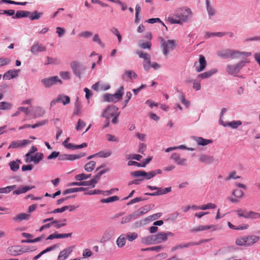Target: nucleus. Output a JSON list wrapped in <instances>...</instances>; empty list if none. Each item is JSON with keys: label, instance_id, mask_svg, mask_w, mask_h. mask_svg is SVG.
Instances as JSON below:
<instances>
[{"label": "nucleus", "instance_id": "54", "mask_svg": "<svg viewBox=\"0 0 260 260\" xmlns=\"http://www.w3.org/2000/svg\"><path fill=\"white\" fill-rule=\"evenodd\" d=\"M78 98H77V99L75 103V108H74V115H78L80 112V104L79 102L78 101Z\"/></svg>", "mask_w": 260, "mask_h": 260}, {"label": "nucleus", "instance_id": "46", "mask_svg": "<svg viewBox=\"0 0 260 260\" xmlns=\"http://www.w3.org/2000/svg\"><path fill=\"white\" fill-rule=\"evenodd\" d=\"M163 248V247L161 245L159 246H153L151 247H148L146 248H142L141 249V251H156L157 252H158L160 251Z\"/></svg>", "mask_w": 260, "mask_h": 260}, {"label": "nucleus", "instance_id": "64", "mask_svg": "<svg viewBox=\"0 0 260 260\" xmlns=\"http://www.w3.org/2000/svg\"><path fill=\"white\" fill-rule=\"evenodd\" d=\"M82 255L84 258L88 257L92 255V252L89 249L86 248L83 250Z\"/></svg>", "mask_w": 260, "mask_h": 260}, {"label": "nucleus", "instance_id": "50", "mask_svg": "<svg viewBox=\"0 0 260 260\" xmlns=\"http://www.w3.org/2000/svg\"><path fill=\"white\" fill-rule=\"evenodd\" d=\"M216 207V206L215 204L210 203L206 205L200 206V210H205L209 209H214Z\"/></svg>", "mask_w": 260, "mask_h": 260}, {"label": "nucleus", "instance_id": "20", "mask_svg": "<svg viewBox=\"0 0 260 260\" xmlns=\"http://www.w3.org/2000/svg\"><path fill=\"white\" fill-rule=\"evenodd\" d=\"M72 252V247H69L61 251L57 257V260H65Z\"/></svg>", "mask_w": 260, "mask_h": 260}, {"label": "nucleus", "instance_id": "22", "mask_svg": "<svg viewBox=\"0 0 260 260\" xmlns=\"http://www.w3.org/2000/svg\"><path fill=\"white\" fill-rule=\"evenodd\" d=\"M35 188V186H19V187L14 190L13 192V194H16V195H18V194H21V193H25L27 191L32 189V188Z\"/></svg>", "mask_w": 260, "mask_h": 260}, {"label": "nucleus", "instance_id": "9", "mask_svg": "<svg viewBox=\"0 0 260 260\" xmlns=\"http://www.w3.org/2000/svg\"><path fill=\"white\" fill-rule=\"evenodd\" d=\"M41 82L46 88H50L58 82L60 84L62 83V81L57 76L43 79L41 80Z\"/></svg>", "mask_w": 260, "mask_h": 260}, {"label": "nucleus", "instance_id": "49", "mask_svg": "<svg viewBox=\"0 0 260 260\" xmlns=\"http://www.w3.org/2000/svg\"><path fill=\"white\" fill-rule=\"evenodd\" d=\"M91 176V174L86 175L82 173L75 176V179L78 181H82L87 179Z\"/></svg>", "mask_w": 260, "mask_h": 260}, {"label": "nucleus", "instance_id": "38", "mask_svg": "<svg viewBox=\"0 0 260 260\" xmlns=\"http://www.w3.org/2000/svg\"><path fill=\"white\" fill-rule=\"evenodd\" d=\"M95 166V162L91 160L87 162L84 166L85 170L87 172H90L94 170Z\"/></svg>", "mask_w": 260, "mask_h": 260}, {"label": "nucleus", "instance_id": "62", "mask_svg": "<svg viewBox=\"0 0 260 260\" xmlns=\"http://www.w3.org/2000/svg\"><path fill=\"white\" fill-rule=\"evenodd\" d=\"M60 77L64 80H69L70 79V73L69 72H60L59 73Z\"/></svg>", "mask_w": 260, "mask_h": 260}, {"label": "nucleus", "instance_id": "57", "mask_svg": "<svg viewBox=\"0 0 260 260\" xmlns=\"http://www.w3.org/2000/svg\"><path fill=\"white\" fill-rule=\"evenodd\" d=\"M151 62H151L150 59L144 60L143 66L146 71H148L149 70Z\"/></svg>", "mask_w": 260, "mask_h": 260}, {"label": "nucleus", "instance_id": "60", "mask_svg": "<svg viewBox=\"0 0 260 260\" xmlns=\"http://www.w3.org/2000/svg\"><path fill=\"white\" fill-rule=\"evenodd\" d=\"M232 194L237 198H241L244 196V192L241 190L234 189Z\"/></svg>", "mask_w": 260, "mask_h": 260}, {"label": "nucleus", "instance_id": "39", "mask_svg": "<svg viewBox=\"0 0 260 260\" xmlns=\"http://www.w3.org/2000/svg\"><path fill=\"white\" fill-rule=\"evenodd\" d=\"M116 244L120 248H121L125 245V237L124 235H121L118 238L116 241Z\"/></svg>", "mask_w": 260, "mask_h": 260}, {"label": "nucleus", "instance_id": "27", "mask_svg": "<svg viewBox=\"0 0 260 260\" xmlns=\"http://www.w3.org/2000/svg\"><path fill=\"white\" fill-rule=\"evenodd\" d=\"M217 72V70L216 69H212V70L207 71L204 73L199 74L197 78H202L205 79L211 77L212 75L216 73Z\"/></svg>", "mask_w": 260, "mask_h": 260}, {"label": "nucleus", "instance_id": "34", "mask_svg": "<svg viewBox=\"0 0 260 260\" xmlns=\"http://www.w3.org/2000/svg\"><path fill=\"white\" fill-rule=\"evenodd\" d=\"M136 218L137 217L136 216V215H135L134 213L133 212V213L126 216L122 217L121 218V223L122 224H125L126 223L129 222L132 220H134L136 219Z\"/></svg>", "mask_w": 260, "mask_h": 260}, {"label": "nucleus", "instance_id": "11", "mask_svg": "<svg viewBox=\"0 0 260 260\" xmlns=\"http://www.w3.org/2000/svg\"><path fill=\"white\" fill-rule=\"evenodd\" d=\"M242 210L241 209H239L237 210L238 216L240 217H244L245 218H251V219H256L260 218V213H256L253 211H250L249 212L243 211V213L242 212Z\"/></svg>", "mask_w": 260, "mask_h": 260}, {"label": "nucleus", "instance_id": "8", "mask_svg": "<svg viewBox=\"0 0 260 260\" xmlns=\"http://www.w3.org/2000/svg\"><path fill=\"white\" fill-rule=\"evenodd\" d=\"M149 189H150L151 190H156L157 191L152 192V193H149L146 192L145 193V195L147 196H160L164 194H166L171 191L172 188L171 187H167L164 189H162L161 188L156 187V186H153L150 185H147V186Z\"/></svg>", "mask_w": 260, "mask_h": 260}, {"label": "nucleus", "instance_id": "21", "mask_svg": "<svg viewBox=\"0 0 260 260\" xmlns=\"http://www.w3.org/2000/svg\"><path fill=\"white\" fill-rule=\"evenodd\" d=\"M21 251L22 250L20 249V246H13L7 249V252L11 255H19Z\"/></svg>", "mask_w": 260, "mask_h": 260}, {"label": "nucleus", "instance_id": "56", "mask_svg": "<svg viewBox=\"0 0 260 260\" xmlns=\"http://www.w3.org/2000/svg\"><path fill=\"white\" fill-rule=\"evenodd\" d=\"M190 246H191V244H190L189 243H186L185 244H180L172 247L171 249V251H174L178 249L188 247Z\"/></svg>", "mask_w": 260, "mask_h": 260}, {"label": "nucleus", "instance_id": "35", "mask_svg": "<svg viewBox=\"0 0 260 260\" xmlns=\"http://www.w3.org/2000/svg\"><path fill=\"white\" fill-rule=\"evenodd\" d=\"M241 124L242 122L240 120H237L232 121L231 122H227L226 123V124H223V126L224 127L228 126L232 128L236 129Z\"/></svg>", "mask_w": 260, "mask_h": 260}, {"label": "nucleus", "instance_id": "18", "mask_svg": "<svg viewBox=\"0 0 260 260\" xmlns=\"http://www.w3.org/2000/svg\"><path fill=\"white\" fill-rule=\"evenodd\" d=\"M171 158L179 165H186V159L185 158H181L180 155L177 153H173L171 156Z\"/></svg>", "mask_w": 260, "mask_h": 260}, {"label": "nucleus", "instance_id": "48", "mask_svg": "<svg viewBox=\"0 0 260 260\" xmlns=\"http://www.w3.org/2000/svg\"><path fill=\"white\" fill-rule=\"evenodd\" d=\"M9 166L11 170L14 172H16L19 169V165L14 160L10 162Z\"/></svg>", "mask_w": 260, "mask_h": 260}, {"label": "nucleus", "instance_id": "30", "mask_svg": "<svg viewBox=\"0 0 260 260\" xmlns=\"http://www.w3.org/2000/svg\"><path fill=\"white\" fill-rule=\"evenodd\" d=\"M193 139L197 142L198 145L202 146H205L212 142L211 140L205 139L202 137H194Z\"/></svg>", "mask_w": 260, "mask_h": 260}, {"label": "nucleus", "instance_id": "31", "mask_svg": "<svg viewBox=\"0 0 260 260\" xmlns=\"http://www.w3.org/2000/svg\"><path fill=\"white\" fill-rule=\"evenodd\" d=\"M114 235V232L112 229L107 230L104 233L102 240L104 241H107L112 238Z\"/></svg>", "mask_w": 260, "mask_h": 260}, {"label": "nucleus", "instance_id": "42", "mask_svg": "<svg viewBox=\"0 0 260 260\" xmlns=\"http://www.w3.org/2000/svg\"><path fill=\"white\" fill-rule=\"evenodd\" d=\"M119 197L117 196H113L109 197L107 199H103L101 200V202L102 203H109L110 202H113L114 201H116L119 200Z\"/></svg>", "mask_w": 260, "mask_h": 260}, {"label": "nucleus", "instance_id": "6", "mask_svg": "<svg viewBox=\"0 0 260 260\" xmlns=\"http://www.w3.org/2000/svg\"><path fill=\"white\" fill-rule=\"evenodd\" d=\"M123 86H121L119 89L115 92V93L112 94L110 93H106L104 96V99L105 101L108 102H116L120 100L123 94Z\"/></svg>", "mask_w": 260, "mask_h": 260}, {"label": "nucleus", "instance_id": "12", "mask_svg": "<svg viewBox=\"0 0 260 260\" xmlns=\"http://www.w3.org/2000/svg\"><path fill=\"white\" fill-rule=\"evenodd\" d=\"M118 108L114 105L109 106L104 110L102 116L107 119H110L111 117L115 116L117 114Z\"/></svg>", "mask_w": 260, "mask_h": 260}, {"label": "nucleus", "instance_id": "3", "mask_svg": "<svg viewBox=\"0 0 260 260\" xmlns=\"http://www.w3.org/2000/svg\"><path fill=\"white\" fill-rule=\"evenodd\" d=\"M249 62V60L247 59L239 62L236 64H227L226 66V72L231 75L236 76L241 69L244 66L245 63Z\"/></svg>", "mask_w": 260, "mask_h": 260}, {"label": "nucleus", "instance_id": "2", "mask_svg": "<svg viewBox=\"0 0 260 260\" xmlns=\"http://www.w3.org/2000/svg\"><path fill=\"white\" fill-rule=\"evenodd\" d=\"M259 240V236L250 235L238 237L236 239L235 243L238 246L248 247L252 246Z\"/></svg>", "mask_w": 260, "mask_h": 260}, {"label": "nucleus", "instance_id": "15", "mask_svg": "<svg viewBox=\"0 0 260 260\" xmlns=\"http://www.w3.org/2000/svg\"><path fill=\"white\" fill-rule=\"evenodd\" d=\"M154 207V205H150L148 204L145 206H144L143 207H141L139 208L138 210H137L136 211H135L134 213L135 215H136V216L137 218L140 216L144 214L147 213L149 210H150L153 207Z\"/></svg>", "mask_w": 260, "mask_h": 260}, {"label": "nucleus", "instance_id": "53", "mask_svg": "<svg viewBox=\"0 0 260 260\" xmlns=\"http://www.w3.org/2000/svg\"><path fill=\"white\" fill-rule=\"evenodd\" d=\"M145 171H137L131 173V175L135 177H143L145 175Z\"/></svg>", "mask_w": 260, "mask_h": 260}, {"label": "nucleus", "instance_id": "29", "mask_svg": "<svg viewBox=\"0 0 260 260\" xmlns=\"http://www.w3.org/2000/svg\"><path fill=\"white\" fill-rule=\"evenodd\" d=\"M199 63H200V67L196 69V71L197 72H200L203 71L206 68L207 62H206L205 58L204 56L200 55V58H199Z\"/></svg>", "mask_w": 260, "mask_h": 260}, {"label": "nucleus", "instance_id": "55", "mask_svg": "<svg viewBox=\"0 0 260 260\" xmlns=\"http://www.w3.org/2000/svg\"><path fill=\"white\" fill-rule=\"evenodd\" d=\"M145 174H146L143 176L144 179H146L149 180L154 177L156 175V173L155 171H150L149 172H145Z\"/></svg>", "mask_w": 260, "mask_h": 260}, {"label": "nucleus", "instance_id": "40", "mask_svg": "<svg viewBox=\"0 0 260 260\" xmlns=\"http://www.w3.org/2000/svg\"><path fill=\"white\" fill-rule=\"evenodd\" d=\"M34 113H35V116L36 117H39L43 116L45 114V111L42 108L40 107H37L35 108Z\"/></svg>", "mask_w": 260, "mask_h": 260}, {"label": "nucleus", "instance_id": "32", "mask_svg": "<svg viewBox=\"0 0 260 260\" xmlns=\"http://www.w3.org/2000/svg\"><path fill=\"white\" fill-rule=\"evenodd\" d=\"M43 157L44 155L42 153L38 152L34 156L30 157L29 161H32L35 165H37L43 158Z\"/></svg>", "mask_w": 260, "mask_h": 260}, {"label": "nucleus", "instance_id": "33", "mask_svg": "<svg viewBox=\"0 0 260 260\" xmlns=\"http://www.w3.org/2000/svg\"><path fill=\"white\" fill-rule=\"evenodd\" d=\"M109 171V169H105L103 170H101L94 177V178L92 179H91V182H92L94 186H95V184L98 182L99 180L100 179L101 176L105 174V173L108 172Z\"/></svg>", "mask_w": 260, "mask_h": 260}, {"label": "nucleus", "instance_id": "47", "mask_svg": "<svg viewBox=\"0 0 260 260\" xmlns=\"http://www.w3.org/2000/svg\"><path fill=\"white\" fill-rule=\"evenodd\" d=\"M43 14V13L42 12L38 13L37 11H35L31 13L29 18L31 20H37L39 19Z\"/></svg>", "mask_w": 260, "mask_h": 260}, {"label": "nucleus", "instance_id": "52", "mask_svg": "<svg viewBox=\"0 0 260 260\" xmlns=\"http://www.w3.org/2000/svg\"><path fill=\"white\" fill-rule=\"evenodd\" d=\"M125 237L129 241L132 242L138 237V234L136 233L133 232L132 233L127 234Z\"/></svg>", "mask_w": 260, "mask_h": 260}, {"label": "nucleus", "instance_id": "41", "mask_svg": "<svg viewBox=\"0 0 260 260\" xmlns=\"http://www.w3.org/2000/svg\"><path fill=\"white\" fill-rule=\"evenodd\" d=\"M16 188V185L8 186L5 188H0V193H9L11 191L14 189Z\"/></svg>", "mask_w": 260, "mask_h": 260}, {"label": "nucleus", "instance_id": "19", "mask_svg": "<svg viewBox=\"0 0 260 260\" xmlns=\"http://www.w3.org/2000/svg\"><path fill=\"white\" fill-rule=\"evenodd\" d=\"M19 70H10L5 73L3 76V78L6 80H10L16 78L18 75Z\"/></svg>", "mask_w": 260, "mask_h": 260}, {"label": "nucleus", "instance_id": "61", "mask_svg": "<svg viewBox=\"0 0 260 260\" xmlns=\"http://www.w3.org/2000/svg\"><path fill=\"white\" fill-rule=\"evenodd\" d=\"M146 199L142 197L136 198L135 199H132L130 202L127 203V205L129 206L130 205L135 204L136 203H137L138 202L144 201Z\"/></svg>", "mask_w": 260, "mask_h": 260}, {"label": "nucleus", "instance_id": "36", "mask_svg": "<svg viewBox=\"0 0 260 260\" xmlns=\"http://www.w3.org/2000/svg\"><path fill=\"white\" fill-rule=\"evenodd\" d=\"M206 6L208 15L209 16L215 15L216 11L215 9L210 5L209 0H206Z\"/></svg>", "mask_w": 260, "mask_h": 260}, {"label": "nucleus", "instance_id": "28", "mask_svg": "<svg viewBox=\"0 0 260 260\" xmlns=\"http://www.w3.org/2000/svg\"><path fill=\"white\" fill-rule=\"evenodd\" d=\"M30 14V12L27 11L19 10L16 12L15 16L12 17L14 19H19L23 17H27Z\"/></svg>", "mask_w": 260, "mask_h": 260}, {"label": "nucleus", "instance_id": "10", "mask_svg": "<svg viewBox=\"0 0 260 260\" xmlns=\"http://www.w3.org/2000/svg\"><path fill=\"white\" fill-rule=\"evenodd\" d=\"M58 103H61L63 105H66L70 103V98L63 94H59L56 99H54L50 102V108Z\"/></svg>", "mask_w": 260, "mask_h": 260}, {"label": "nucleus", "instance_id": "58", "mask_svg": "<svg viewBox=\"0 0 260 260\" xmlns=\"http://www.w3.org/2000/svg\"><path fill=\"white\" fill-rule=\"evenodd\" d=\"M92 41L97 43L101 47H104V44L102 42L98 34H95L93 37Z\"/></svg>", "mask_w": 260, "mask_h": 260}, {"label": "nucleus", "instance_id": "26", "mask_svg": "<svg viewBox=\"0 0 260 260\" xmlns=\"http://www.w3.org/2000/svg\"><path fill=\"white\" fill-rule=\"evenodd\" d=\"M70 186H91L92 187H94L91 180L89 181H84L81 182H74L69 184Z\"/></svg>", "mask_w": 260, "mask_h": 260}, {"label": "nucleus", "instance_id": "16", "mask_svg": "<svg viewBox=\"0 0 260 260\" xmlns=\"http://www.w3.org/2000/svg\"><path fill=\"white\" fill-rule=\"evenodd\" d=\"M46 50V47L41 44H39V43H36L34 44L31 47L30 49L31 52L35 55L37 54L39 52H44Z\"/></svg>", "mask_w": 260, "mask_h": 260}, {"label": "nucleus", "instance_id": "23", "mask_svg": "<svg viewBox=\"0 0 260 260\" xmlns=\"http://www.w3.org/2000/svg\"><path fill=\"white\" fill-rule=\"evenodd\" d=\"M72 236V233H67V234H57L55 233L51 234L49 235L46 240H52L55 238H66L71 237Z\"/></svg>", "mask_w": 260, "mask_h": 260}, {"label": "nucleus", "instance_id": "45", "mask_svg": "<svg viewBox=\"0 0 260 260\" xmlns=\"http://www.w3.org/2000/svg\"><path fill=\"white\" fill-rule=\"evenodd\" d=\"M125 157L127 159H133L137 160H140L142 157V155L136 154H127L125 155Z\"/></svg>", "mask_w": 260, "mask_h": 260}, {"label": "nucleus", "instance_id": "4", "mask_svg": "<svg viewBox=\"0 0 260 260\" xmlns=\"http://www.w3.org/2000/svg\"><path fill=\"white\" fill-rule=\"evenodd\" d=\"M160 40V47L162 50V53L164 55L167 56L169 54V52L175 49L176 46V42L173 40H169L165 41L162 37L159 38Z\"/></svg>", "mask_w": 260, "mask_h": 260}, {"label": "nucleus", "instance_id": "5", "mask_svg": "<svg viewBox=\"0 0 260 260\" xmlns=\"http://www.w3.org/2000/svg\"><path fill=\"white\" fill-rule=\"evenodd\" d=\"M175 16L181 19L183 22H187L192 14L189 8H179L175 11Z\"/></svg>", "mask_w": 260, "mask_h": 260}, {"label": "nucleus", "instance_id": "7", "mask_svg": "<svg viewBox=\"0 0 260 260\" xmlns=\"http://www.w3.org/2000/svg\"><path fill=\"white\" fill-rule=\"evenodd\" d=\"M71 67L74 74L79 79L81 78V74L85 71L86 69V68L84 66L76 61L71 62Z\"/></svg>", "mask_w": 260, "mask_h": 260}, {"label": "nucleus", "instance_id": "43", "mask_svg": "<svg viewBox=\"0 0 260 260\" xmlns=\"http://www.w3.org/2000/svg\"><path fill=\"white\" fill-rule=\"evenodd\" d=\"M136 53L139 55L140 58H143L144 60L151 59L150 55L147 53H145L143 51H137Z\"/></svg>", "mask_w": 260, "mask_h": 260}, {"label": "nucleus", "instance_id": "13", "mask_svg": "<svg viewBox=\"0 0 260 260\" xmlns=\"http://www.w3.org/2000/svg\"><path fill=\"white\" fill-rule=\"evenodd\" d=\"M174 234L168 232L167 233L160 232L157 234L154 235L155 244L162 243L167 240L168 237H173Z\"/></svg>", "mask_w": 260, "mask_h": 260}, {"label": "nucleus", "instance_id": "59", "mask_svg": "<svg viewBox=\"0 0 260 260\" xmlns=\"http://www.w3.org/2000/svg\"><path fill=\"white\" fill-rule=\"evenodd\" d=\"M2 14H7L8 16H11L13 17V15L15 14V11L14 10H0V15Z\"/></svg>", "mask_w": 260, "mask_h": 260}, {"label": "nucleus", "instance_id": "14", "mask_svg": "<svg viewBox=\"0 0 260 260\" xmlns=\"http://www.w3.org/2000/svg\"><path fill=\"white\" fill-rule=\"evenodd\" d=\"M31 142L28 140H18L12 141L9 145V149L10 148H17L20 147L24 146L29 144Z\"/></svg>", "mask_w": 260, "mask_h": 260}, {"label": "nucleus", "instance_id": "37", "mask_svg": "<svg viewBox=\"0 0 260 260\" xmlns=\"http://www.w3.org/2000/svg\"><path fill=\"white\" fill-rule=\"evenodd\" d=\"M213 225H200L198 227H196L191 230L190 232H198L199 231H205L207 230L213 228Z\"/></svg>", "mask_w": 260, "mask_h": 260}, {"label": "nucleus", "instance_id": "44", "mask_svg": "<svg viewBox=\"0 0 260 260\" xmlns=\"http://www.w3.org/2000/svg\"><path fill=\"white\" fill-rule=\"evenodd\" d=\"M12 106V104L7 102H0V110H5L10 109Z\"/></svg>", "mask_w": 260, "mask_h": 260}, {"label": "nucleus", "instance_id": "17", "mask_svg": "<svg viewBox=\"0 0 260 260\" xmlns=\"http://www.w3.org/2000/svg\"><path fill=\"white\" fill-rule=\"evenodd\" d=\"M200 161L206 164H211L216 161L215 159L212 156L201 154L199 156Z\"/></svg>", "mask_w": 260, "mask_h": 260}, {"label": "nucleus", "instance_id": "1", "mask_svg": "<svg viewBox=\"0 0 260 260\" xmlns=\"http://www.w3.org/2000/svg\"><path fill=\"white\" fill-rule=\"evenodd\" d=\"M251 54V52H241L238 50H235L230 49H222L217 51V55L223 58H238L242 55L249 56Z\"/></svg>", "mask_w": 260, "mask_h": 260}, {"label": "nucleus", "instance_id": "63", "mask_svg": "<svg viewBox=\"0 0 260 260\" xmlns=\"http://www.w3.org/2000/svg\"><path fill=\"white\" fill-rule=\"evenodd\" d=\"M112 154L111 151H109L107 152L101 151L97 153L98 155L101 157H108L110 156Z\"/></svg>", "mask_w": 260, "mask_h": 260}, {"label": "nucleus", "instance_id": "25", "mask_svg": "<svg viewBox=\"0 0 260 260\" xmlns=\"http://www.w3.org/2000/svg\"><path fill=\"white\" fill-rule=\"evenodd\" d=\"M141 242L146 245L155 244L154 235L142 238Z\"/></svg>", "mask_w": 260, "mask_h": 260}, {"label": "nucleus", "instance_id": "51", "mask_svg": "<svg viewBox=\"0 0 260 260\" xmlns=\"http://www.w3.org/2000/svg\"><path fill=\"white\" fill-rule=\"evenodd\" d=\"M125 74L131 79H136L138 77L137 74L132 70L125 71Z\"/></svg>", "mask_w": 260, "mask_h": 260}, {"label": "nucleus", "instance_id": "24", "mask_svg": "<svg viewBox=\"0 0 260 260\" xmlns=\"http://www.w3.org/2000/svg\"><path fill=\"white\" fill-rule=\"evenodd\" d=\"M30 215L25 213L18 214L13 218V220L15 222H20L22 220H27L29 219Z\"/></svg>", "mask_w": 260, "mask_h": 260}]
</instances>
